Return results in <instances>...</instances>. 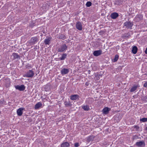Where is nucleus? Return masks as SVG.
Masks as SVG:
<instances>
[{"label":"nucleus","mask_w":147,"mask_h":147,"mask_svg":"<svg viewBox=\"0 0 147 147\" xmlns=\"http://www.w3.org/2000/svg\"><path fill=\"white\" fill-rule=\"evenodd\" d=\"M34 75V72L32 70H29L26 74L23 75L25 77L32 78Z\"/></svg>","instance_id":"f257e3e1"},{"label":"nucleus","mask_w":147,"mask_h":147,"mask_svg":"<svg viewBox=\"0 0 147 147\" xmlns=\"http://www.w3.org/2000/svg\"><path fill=\"white\" fill-rule=\"evenodd\" d=\"M67 46L65 44H63L60 46L58 48V51L59 52H63L66 50L67 48Z\"/></svg>","instance_id":"f03ea898"},{"label":"nucleus","mask_w":147,"mask_h":147,"mask_svg":"<svg viewBox=\"0 0 147 147\" xmlns=\"http://www.w3.org/2000/svg\"><path fill=\"white\" fill-rule=\"evenodd\" d=\"M135 145L139 147H143L145 146L146 144L145 142L143 140H142L137 142L136 143Z\"/></svg>","instance_id":"7ed1b4c3"},{"label":"nucleus","mask_w":147,"mask_h":147,"mask_svg":"<svg viewBox=\"0 0 147 147\" xmlns=\"http://www.w3.org/2000/svg\"><path fill=\"white\" fill-rule=\"evenodd\" d=\"M38 38L36 37H34L32 38L29 41L30 43L32 44H34L38 41Z\"/></svg>","instance_id":"20e7f679"},{"label":"nucleus","mask_w":147,"mask_h":147,"mask_svg":"<svg viewBox=\"0 0 147 147\" xmlns=\"http://www.w3.org/2000/svg\"><path fill=\"white\" fill-rule=\"evenodd\" d=\"M25 110L24 108L21 107L18 109L17 111V115L19 116H21L23 114V111Z\"/></svg>","instance_id":"39448f33"},{"label":"nucleus","mask_w":147,"mask_h":147,"mask_svg":"<svg viewBox=\"0 0 147 147\" xmlns=\"http://www.w3.org/2000/svg\"><path fill=\"white\" fill-rule=\"evenodd\" d=\"M124 26L128 28H131L133 25L130 22H126L124 23Z\"/></svg>","instance_id":"423d86ee"},{"label":"nucleus","mask_w":147,"mask_h":147,"mask_svg":"<svg viewBox=\"0 0 147 147\" xmlns=\"http://www.w3.org/2000/svg\"><path fill=\"white\" fill-rule=\"evenodd\" d=\"M16 89H18L20 91H23L25 89V86L24 85H22L20 86L17 85L15 86Z\"/></svg>","instance_id":"0eeeda50"},{"label":"nucleus","mask_w":147,"mask_h":147,"mask_svg":"<svg viewBox=\"0 0 147 147\" xmlns=\"http://www.w3.org/2000/svg\"><path fill=\"white\" fill-rule=\"evenodd\" d=\"M102 53V51L101 50L96 51L94 52L93 54L94 56H98L101 55Z\"/></svg>","instance_id":"6e6552de"},{"label":"nucleus","mask_w":147,"mask_h":147,"mask_svg":"<svg viewBox=\"0 0 147 147\" xmlns=\"http://www.w3.org/2000/svg\"><path fill=\"white\" fill-rule=\"evenodd\" d=\"M118 16V14L116 12L113 13L111 15V18L113 19H116Z\"/></svg>","instance_id":"1a4fd4ad"},{"label":"nucleus","mask_w":147,"mask_h":147,"mask_svg":"<svg viewBox=\"0 0 147 147\" xmlns=\"http://www.w3.org/2000/svg\"><path fill=\"white\" fill-rule=\"evenodd\" d=\"M76 28L80 30H82V26L81 23L78 22L76 23Z\"/></svg>","instance_id":"9d476101"},{"label":"nucleus","mask_w":147,"mask_h":147,"mask_svg":"<svg viewBox=\"0 0 147 147\" xmlns=\"http://www.w3.org/2000/svg\"><path fill=\"white\" fill-rule=\"evenodd\" d=\"M69 72V69L65 68H63L61 71V73L63 75L67 74Z\"/></svg>","instance_id":"9b49d317"},{"label":"nucleus","mask_w":147,"mask_h":147,"mask_svg":"<svg viewBox=\"0 0 147 147\" xmlns=\"http://www.w3.org/2000/svg\"><path fill=\"white\" fill-rule=\"evenodd\" d=\"M79 97L77 94L72 95L70 96V99L72 100H74L77 99Z\"/></svg>","instance_id":"f8f14e48"},{"label":"nucleus","mask_w":147,"mask_h":147,"mask_svg":"<svg viewBox=\"0 0 147 147\" xmlns=\"http://www.w3.org/2000/svg\"><path fill=\"white\" fill-rule=\"evenodd\" d=\"M42 106V103L40 102H38L36 104V105L35 106L34 108L36 109H38Z\"/></svg>","instance_id":"ddd939ff"},{"label":"nucleus","mask_w":147,"mask_h":147,"mask_svg":"<svg viewBox=\"0 0 147 147\" xmlns=\"http://www.w3.org/2000/svg\"><path fill=\"white\" fill-rule=\"evenodd\" d=\"M69 144L67 142H65L61 144V147H69Z\"/></svg>","instance_id":"4468645a"},{"label":"nucleus","mask_w":147,"mask_h":147,"mask_svg":"<svg viewBox=\"0 0 147 147\" xmlns=\"http://www.w3.org/2000/svg\"><path fill=\"white\" fill-rule=\"evenodd\" d=\"M137 48L136 46H134L133 47L132 50V53L134 54H136L137 53Z\"/></svg>","instance_id":"2eb2a0df"},{"label":"nucleus","mask_w":147,"mask_h":147,"mask_svg":"<svg viewBox=\"0 0 147 147\" xmlns=\"http://www.w3.org/2000/svg\"><path fill=\"white\" fill-rule=\"evenodd\" d=\"M109 109H110L108 107L105 108L102 110L103 113L104 114H107L108 113Z\"/></svg>","instance_id":"dca6fc26"},{"label":"nucleus","mask_w":147,"mask_h":147,"mask_svg":"<svg viewBox=\"0 0 147 147\" xmlns=\"http://www.w3.org/2000/svg\"><path fill=\"white\" fill-rule=\"evenodd\" d=\"M12 56L13 57V59H14L20 58V56L16 53H13L12 54Z\"/></svg>","instance_id":"f3484780"},{"label":"nucleus","mask_w":147,"mask_h":147,"mask_svg":"<svg viewBox=\"0 0 147 147\" xmlns=\"http://www.w3.org/2000/svg\"><path fill=\"white\" fill-rule=\"evenodd\" d=\"M138 87V86H134L133 87H132L131 89L130 90V92H132L135 91L136 90Z\"/></svg>","instance_id":"a211bd4d"},{"label":"nucleus","mask_w":147,"mask_h":147,"mask_svg":"<svg viewBox=\"0 0 147 147\" xmlns=\"http://www.w3.org/2000/svg\"><path fill=\"white\" fill-rule=\"evenodd\" d=\"M50 40L51 39L49 38L46 39L44 40V43L46 45H49Z\"/></svg>","instance_id":"6ab92c4d"},{"label":"nucleus","mask_w":147,"mask_h":147,"mask_svg":"<svg viewBox=\"0 0 147 147\" xmlns=\"http://www.w3.org/2000/svg\"><path fill=\"white\" fill-rule=\"evenodd\" d=\"M94 138L93 136H91L88 137L87 140V141L88 142H89L91 141Z\"/></svg>","instance_id":"aec40b11"},{"label":"nucleus","mask_w":147,"mask_h":147,"mask_svg":"<svg viewBox=\"0 0 147 147\" xmlns=\"http://www.w3.org/2000/svg\"><path fill=\"white\" fill-rule=\"evenodd\" d=\"M67 56V55L66 54H63L62 55V56L60 58V60H64L65 58H66V56Z\"/></svg>","instance_id":"412c9836"},{"label":"nucleus","mask_w":147,"mask_h":147,"mask_svg":"<svg viewBox=\"0 0 147 147\" xmlns=\"http://www.w3.org/2000/svg\"><path fill=\"white\" fill-rule=\"evenodd\" d=\"M82 108L84 110L86 111H88L89 109V107L87 105L83 106Z\"/></svg>","instance_id":"4be33fe9"},{"label":"nucleus","mask_w":147,"mask_h":147,"mask_svg":"<svg viewBox=\"0 0 147 147\" xmlns=\"http://www.w3.org/2000/svg\"><path fill=\"white\" fill-rule=\"evenodd\" d=\"M59 38H60V39H64L65 38V36L63 34H60L59 36Z\"/></svg>","instance_id":"5701e85b"},{"label":"nucleus","mask_w":147,"mask_h":147,"mask_svg":"<svg viewBox=\"0 0 147 147\" xmlns=\"http://www.w3.org/2000/svg\"><path fill=\"white\" fill-rule=\"evenodd\" d=\"M140 121H142L144 122H146L147 121V118H143L142 119H140Z\"/></svg>","instance_id":"b1692460"},{"label":"nucleus","mask_w":147,"mask_h":147,"mask_svg":"<svg viewBox=\"0 0 147 147\" xmlns=\"http://www.w3.org/2000/svg\"><path fill=\"white\" fill-rule=\"evenodd\" d=\"M119 58V56L116 55H115V58L113 60V61L116 62L117 61Z\"/></svg>","instance_id":"393cba45"},{"label":"nucleus","mask_w":147,"mask_h":147,"mask_svg":"<svg viewBox=\"0 0 147 147\" xmlns=\"http://www.w3.org/2000/svg\"><path fill=\"white\" fill-rule=\"evenodd\" d=\"M92 5V3L90 1H88L87 2L86 4V5L87 7H89L91 6Z\"/></svg>","instance_id":"a878e982"},{"label":"nucleus","mask_w":147,"mask_h":147,"mask_svg":"<svg viewBox=\"0 0 147 147\" xmlns=\"http://www.w3.org/2000/svg\"><path fill=\"white\" fill-rule=\"evenodd\" d=\"M65 104L66 106H69L71 105L69 102H65Z\"/></svg>","instance_id":"bb28decb"},{"label":"nucleus","mask_w":147,"mask_h":147,"mask_svg":"<svg viewBox=\"0 0 147 147\" xmlns=\"http://www.w3.org/2000/svg\"><path fill=\"white\" fill-rule=\"evenodd\" d=\"M74 146L75 147H78L79 146V144L78 143H75Z\"/></svg>","instance_id":"cd10ccee"},{"label":"nucleus","mask_w":147,"mask_h":147,"mask_svg":"<svg viewBox=\"0 0 147 147\" xmlns=\"http://www.w3.org/2000/svg\"><path fill=\"white\" fill-rule=\"evenodd\" d=\"M144 87L147 88V82L144 83Z\"/></svg>","instance_id":"c85d7f7f"},{"label":"nucleus","mask_w":147,"mask_h":147,"mask_svg":"<svg viewBox=\"0 0 147 147\" xmlns=\"http://www.w3.org/2000/svg\"><path fill=\"white\" fill-rule=\"evenodd\" d=\"M143 98L144 100H147V97L146 96H145Z\"/></svg>","instance_id":"c756f323"},{"label":"nucleus","mask_w":147,"mask_h":147,"mask_svg":"<svg viewBox=\"0 0 147 147\" xmlns=\"http://www.w3.org/2000/svg\"><path fill=\"white\" fill-rule=\"evenodd\" d=\"M145 53L146 54H147V48L146 49L145 51Z\"/></svg>","instance_id":"7c9ffc66"},{"label":"nucleus","mask_w":147,"mask_h":147,"mask_svg":"<svg viewBox=\"0 0 147 147\" xmlns=\"http://www.w3.org/2000/svg\"><path fill=\"white\" fill-rule=\"evenodd\" d=\"M146 130H147V127H146Z\"/></svg>","instance_id":"2f4dec72"},{"label":"nucleus","mask_w":147,"mask_h":147,"mask_svg":"<svg viewBox=\"0 0 147 147\" xmlns=\"http://www.w3.org/2000/svg\"><path fill=\"white\" fill-rule=\"evenodd\" d=\"M90 99H91L92 100V98H90Z\"/></svg>","instance_id":"473e14b6"},{"label":"nucleus","mask_w":147,"mask_h":147,"mask_svg":"<svg viewBox=\"0 0 147 147\" xmlns=\"http://www.w3.org/2000/svg\"><path fill=\"white\" fill-rule=\"evenodd\" d=\"M138 127V126H136V127Z\"/></svg>","instance_id":"72a5a7b5"}]
</instances>
